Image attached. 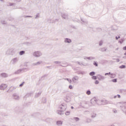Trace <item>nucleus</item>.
Masks as SVG:
<instances>
[{
    "label": "nucleus",
    "instance_id": "nucleus-10",
    "mask_svg": "<svg viewBox=\"0 0 126 126\" xmlns=\"http://www.w3.org/2000/svg\"><path fill=\"white\" fill-rule=\"evenodd\" d=\"M87 94L88 95H90V94H91V92H90V91H88L87 92Z\"/></svg>",
    "mask_w": 126,
    "mask_h": 126
},
{
    "label": "nucleus",
    "instance_id": "nucleus-17",
    "mask_svg": "<svg viewBox=\"0 0 126 126\" xmlns=\"http://www.w3.org/2000/svg\"><path fill=\"white\" fill-rule=\"evenodd\" d=\"M123 50H126V46H125V47H124L123 48Z\"/></svg>",
    "mask_w": 126,
    "mask_h": 126
},
{
    "label": "nucleus",
    "instance_id": "nucleus-14",
    "mask_svg": "<svg viewBox=\"0 0 126 126\" xmlns=\"http://www.w3.org/2000/svg\"><path fill=\"white\" fill-rule=\"evenodd\" d=\"M99 83V81H95V84H98Z\"/></svg>",
    "mask_w": 126,
    "mask_h": 126
},
{
    "label": "nucleus",
    "instance_id": "nucleus-7",
    "mask_svg": "<svg viewBox=\"0 0 126 126\" xmlns=\"http://www.w3.org/2000/svg\"><path fill=\"white\" fill-rule=\"evenodd\" d=\"M92 79H94V80H96V79H97V77H96V76H93L92 77Z\"/></svg>",
    "mask_w": 126,
    "mask_h": 126
},
{
    "label": "nucleus",
    "instance_id": "nucleus-5",
    "mask_svg": "<svg viewBox=\"0 0 126 126\" xmlns=\"http://www.w3.org/2000/svg\"><path fill=\"white\" fill-rule=\"evenodd\" d=\"M25 53V52H24V51H21L20 52V55H21V56H22V55H24V53Z\"/></svg>",
    "mask_w": 126,
    "mask_h": 126
},
{
    "label": "nucleus",
    "instance_id": "nucleus-9",
    "mask_svg": "<svg viewBox=\"0 0 126 126\" xmlns=\"http://www.w3.org/2000/svg\"><path fill=\"white\" fill-rule=\"evenodd\" d=\"M58 114L59 115H63V111H58Z\"/></svg>",
    "mask_w": 126,
    "mask_h": 126
},
{
    "label": "nucleus",
    "instance_id": "nucleus-22",
    "mask_svg": "<svg viewBox=\"0 0 126 126\" xmlns=\"http://www.w3.org/2000/svg\"><path fill=\"white\" fill-rule=\"evenodd\" d=\"M119 38H120V36H119Z\"/></svg>",
    "mask_w": 126,
    "mask_h": 126
},
{
    "label": "nucleus",
    "instance_id": "nucleus-16",
    "mask_svg": "<svg viewBox=\"0 0 126 126\" xmlns=\"http://www.w3.org/2000/svg\"><path fill=\"white\" fill-rule=\"evenodd\" d=\"M70 112H66V115H68V114H70Z\"/></svg>",
    "mask_w": 126,
    "mask_h": 126
},
{
    "label": "nucleus",
    "instance_id": "nucleus-6",
    "mask_svg": "<svg viewBox=\"0 0 126 126\" xmlns=\"http://www.w3.org/2000/svg\"><path fill=\"white\" fill-rule=\"evenodd\" d=\"M120 68H126V65H122L120 66Z\"/></svg>",
    "mask_w": 126,
    "mask_h": 126
},
{
    "label": "nucleus",
    "instance_id": "nucleus-21",
    "mask_svg": "<svg viewBox=\"0 0 126 126\" xmlns=\"http://www.w3.org/2000/svg\"><path fill=\"white\" fill-rule=\"evenodd\" d=\"M71 109H73V106H71Z\"/></svg>",
    "mask_w": 126,
    "mask_h": 126
},
{
    "label": "nucleus",
    "instance_id": "nucleus-11",
    "mask_svg": "<svg viewBox=\"0 0 126 126\" xmlns=\"http://www.w3.org/2000/svg\"><path fill=\"white\" fill-rule=\"evenodd\" d=\"M112 82H117V79L112 80Z\"/></svg>",
    "mask_w": 126,
    "mask_h": 126
},
{
    "label": "nucleus",
    "instance_id": "nucleus-8",
    "mask_svg": "<svg viewBox=\"0 0 126 126\" xmlns=\"http://www.w3.org/2000/svg\"><path fill=\"white\" fill-rule=\"evenodd\" d=\"M57 125H62L63 124V122L62 121H58L57 123Z\"/></svg>",
    "mask_w": 126,
    "mask_h": 126
},
{
    "label": "nucleus",
    "instance_id": "nucleus-4",
    "mask_svg": "<svg viewBox=\"0 0 126 126\" xmlns=\"http://www.w3.org/2000/svg\"><path fill=\"white\" fill-rule=\"evenodd\" d=\"M74 120H75V121H76V122H78V121H79V118H78L77 117H75V118H74Z\"/></svg>",
    "mask_w": 126,
    "mask_h": 126
},
{
    "label": "nucleus",
    "instance_id": "nucleus-18",
    "mask_svg": "<svg viewBox=\"0 0 126 126\" xmlns=\"http://www.w3.org/2000/svg\"><path fill=\"white\" fill-rule=\"evenodd\" d=\"M108 74H110V73H105V75H108Z\"/></svg>",
    "mask_w": 126,
    "mask_h": 126
},
{
    "label": "nucleus",
    "instance_id": "nucleus-3",
    "mask_svg": "<svg viewBox=\"0 0 126 126\" xmlns=\"http://www.w3.org/2000/svg\"><path fill=\"white\" fill-rule=\"evenodd\" d=\"M95 74V72H91L90 73V75L91 76H93V75H94Z\"/></svg>",
    "mask_w": 126,
    "mask_h": 126
},
{
    "label": "nucleus",
    "instance_id": "nucleus-19",
    "mask_svg": "<svg viewBox=\"0 0 126 126\" xmlns=\"http://www.w3.org/2000/svg\"><path fill=\"white\" fill-rule=\"evenodd\" d=\"M118 98H121V96L120 95H118Z\"/></svg>",
    "mask_w": 126,
    "mask_h": 126
},
{
    "label": "nucleus",
    "instance_id": "nucleus-13",
    "mask_svg": "<svg viewBox=\"0 0 126 126\" xmlns=\"http://www.w3.org/2000/svg\"><path fill=\"white\" fill-rule=\"evenodd\" d=\"M23 84H24V82H23V83H22V84H21L20 85V87H22V86H23Z\"/></svg>",
    "mask_w": 126,
    "mask_h": 126
},
{
    "label": "nucleus",
    "instance_id": "nucleus-1",
    "mask_svg": "<svg viewBox=\"0 0 126 126\" xmlns=\"http://www.w3.org/2000/svg\"><path fill=\"white\" fill-rule=\"evenodd\" d=\"M34 55L35 57H40L41 56V54L39 52H35Z\"/></svg>",
    "mask_w": 126,
    "mask_h": 126
},
{
    "label": "nucleus",
    "instance_id": "nucleus-2",
    "mask_svg": "<svg viewBox=\"0 0 126 126\" xmlns=\"http://www.w3.org/2000/svg\"><path fill=\"white\" fill-rule=\"evenodd\" d=\"M65 42H66V43H70V42H71V40L68 38H66V39H65Z\"/></svg>",
    "mask_w": 126,
    "mask_h": 126
},
{
    "label": "nucleus",
    "instance_id": "nucleus-12",
    "mask_svg": "<svg viewBox=\"0 0 126 126\" xmlns=\"http://www.w3.org/2000/svg\"><path fill=\"white\" fill-rule=\"evenodd\" d=\"M94 65H95V66H98V64H97V63L96 62H94Z\"/></svg>",
    "mask_w": 126,
    "mask_h": 126
},
{
    "label": "nucleus",
    "instance_id": "nucleus-15",
    "mask_svg": "<svg viewBox=\"0 0 126 126\" xmlns=\"http://www.w3.org/2000/svg\"><path fill=\"white\" fill-rule=\"evenodd\" d=\"M69 88L70 89H72V86L70 85V86H69Z\"/></svg>",
    "mask_w": 126,
    "mask_h": 126
},
{
    "label": "nucleus",
    "instance_id": "nucleus-20",
    "mask_svg": "<svg viewBox=\"0 0 126 126\" xmlns=\"http://www.w3.org/2000/svg\"><path fill=\"white\" fill-rule=\"evenodd\" d=\"M116 40H118L119 39V38H118V37H116Z\"/></svg>",
    "mask_w": 126,
    "mask_h": 126
}]
</instances>
